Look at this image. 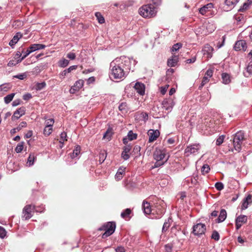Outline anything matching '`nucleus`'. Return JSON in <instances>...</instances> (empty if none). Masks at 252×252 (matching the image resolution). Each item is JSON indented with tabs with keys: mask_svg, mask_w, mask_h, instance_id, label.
I'll return each mask as SVG.
<instances>
[{
	"mask_svg": "<svg viewBox=\"0 0 252 252\" xmlns=\"http://www.w3.org/2000/svg\"><path fill=\"white\" fill-rule=\"evenodd\" d=\"M169 85H166L165 86L161 87L160 88V92L162 94H165L167 91V89H168Z\"/></svg>",
	"mask_w": 252,
	"mask_h": 252,
	"instance_id": "obj_63",
	"label": "nucleus"
},
{
	"mask_svg": "<svg viewBox=\"0 0 252 252\" xmlns=\"http://www.w3.org/2000/svg\"><path fill=\"white\" fill-rule=\"evenodd\" d=\"M80 147L79 146L76 147L75 149L73 150L72 154L71 155L72 158H75L79 155L80 153Z\"/></svg>",
	"mask_w": 252,
	"mask_h": 252,
	"instance_id": "obj_35",
	"label": "nucleus"
},
{
	"mask_svg": "<svg viewBox=\"0 0 252 252\" xmlns=\"http://www.w3.org/2000/svg\"><path fill=\"white\" fill-rule=\"evenodd\" d=\"M23 149V142L19 143L16 146L15 150L17 153H19L22 152Z\"/></svg>",
	"mask_w": 252,
	"mask_h": 252,
	"instance_id": "obj_48",
	"label": "nucleus"
},
{
	"mask_svg": "<svg viewBox=\"0 0 252 252\" xmlns=\"http://www.w3.org/2000/svg\"><path fill=\"white\" fill-rule=\"evenodd\" d=\"M32 97V95L30 93H27L26 94H25L23 96V98L25 100H29V99H30Z\"/></svg>",
	"mask_w": 252,
	"mask_h": 252,
	"instance_id": "obj_64",
	"label": "nucleus"
},
{
	"mask_svg": "<svg viewBox=\"0 0 252 252\" xmlns=\"http://www.w3.org/2000/svg\"><path fill=\"white\" fill-rule=\"evenodd\" d=\"M14 95H15V94L12 93V94H9L6 95V96H5L4 98L5 103L6 104H8L10 102H11L12 101V100L13 99Z\"/></svg>",
	"mask_w": 252,
	"mask_h": 252,
	"instance_id": "obj_40",
	"label": "nucleus"
},
{
	"mask_svg": "<svg viewBox=\"0 0 252 252\" xmlns=\"http://www.w3.org/2000/svg\"><path fill=\"white\" fill-rule=\"evenodd\" d=\"M46 86V83L43 82L42 83H38L36 84L35 89L37 91H39L43 89Z\"/></svg>",
	"mask_w": 252,
	"mask_h": 252,
	"instance_id": "obj_45",
	"label": "nucleus"
},
{
	"mask_svg": "<svg viewBox=\"0 0 252 252\" xmlns=\"http://www.w3.org/2000/svg\"><path fill=\"white\" fill-rule=\"evenodd\" d=\"M205 230L206 225L204 224L198 223L193 226L192 233L195 235H199L204 234Z\"/></svg>",
	"mask_w": 252,
	"mask_h": 252,
	"instance_id": "obj_10",
	"label": "nucleus"
},
{
	"mask_svg": "<svg viewBox=\"0 0 252 252\" xmlns=\"http://www.w3.org/2000/svg\"><path fill=\"white\" fill-rule=\"evenodd\" d=\"M161 3V0H152V3H151L154 6H155V9L157 7L159 6Z\"/></svg>",
	"mask_w": 252,
	"mask_h": 252,
	"instance_id": "obj_51",
	"label": "nucleus"
},
{
	"mask_svg": "<svg viewBox=\"0 0 252 252\" xmlns=\"http://www.w3.org/2000/svg\"><path fill=\"white\" fill-rule=\"evenodd\" d=\"M156 209L155 208H152L151 206L149 203L143 201L142 208L144 211V212L146 214H155L157 213L159 216H161L164 212V209L163 207L160 206H156Z\"/></svg>",
	"mask_w": 252,
	"mask_h": 252,
	"instance_id": "obj_2",
	"label": "nucleus"
},
{
	"mask_svg": "<svg viewBox=\"0 0 252 252\" xmlns=\"http://www.w3.org/2000/svg\"><path fill=\"white\" fill-rule=\"evenodd\" d=\"M127 137L130 141L136 139L137 135L134 133L132 131H129L127 134Z\"/></svg>",
	"mask_w": 252,
	"mask_h": 252,
	"instance_id": "obj_44",
	"label": "nucleus"
},
{
	"mask_svg": "<svg viewBox=\"0 0 252 252\" xmlns=\"http://www.w3.org/2000/svg\"><path fill=\"white\" fill-rule=\"evenodd\" d=\"M246 64V67H245V70L244 71V74L245 76L248 77L251 74H252V64Z\"/></svg>",
	"mask_w": 252,
	"mask_h": 252,
	"instance_id": "obj_27",
	"label": "nucleus"
},
{
	"mask_svg": "<svg viewBox=\"0 0 252 252\" xmlns=\"http://www.w3.org/2000/svg\"><path fill=\"white\" fill-rule=\"evenodd\" d=\"M245 140L244 133L242 131L237 132L234 136L233 143L234 149L240 152L242 149V145Z\"/></svg>",
	"mask_w": 252,
	"mask_h": 252,
	"instance_id": "obj_4",
	"label": "nucleus"
},
{
	"mask_svg": "<svg viewBox=\"0 0 252 252\" xmlns=\"http://www.w3.org/2000/svg\"><path fill=\"white\" fill-rule=\"evenodd\" d=\"M134 88L140 95H142L145 94V86L143 84L137 82L135 84Z\"/></svg>",
	"mask_w": 252,
	"mask_h": 252,
	"instance_id": "obj_24",
	"label": "nucleus"
},
{
	"mask_svg": "<svg viewBox=\"0 0 252 252\" xmlns=\"http://www.w3.org/2000/svg\"><path fill=\"white\" fill-rule=\"evenodd\" d=\"M118 62L119 63H131L132 62H135L136 61L134 60L132 58H129L127 57L123 56L120 58H116L113 61V62Z\"/></svg>",
	"mask_w": 252,
	"mask_h": 252,
	"instance_id": "obj_18",
	"label": "nucleus"
},
{
	"mask_svg": "<svg viewBox=\"0 0 252 252\" xmlns=\"http://www.w3.org/2000/svg\"><path fill=\"white\" fill-rule=\"evenodd\" d=\"M179 59V56L173 55L168 59L167 63H178Z\"/></svg>",
	"mask_w": 252,
	"mask_h": 252,
	"instance_id": "obj_33",
	"label": "nucleus"
},
{
	"mask_svg": "<svg viewBox=\"0 0 252 252\" xmlns=\"http://www.w3.org/2000/svg\"><path fill=\"white\" fill-rule=\"evenodd\" d=\"M26 112V108L25 107H21L16 111L14 112L12 117V120H17L23 115H25Z\"/></svg>",
	"mask_w": 252,
	"mask_h": 252,
	"instance_id": "obj_17",
	"label": "nucleus"
},
{
	"mask_svg": "<svg viewBox=\"0 0 252 252\" xmlns=\"http://www.w3.org/2000/svg\"><path fill=\"white\" fill-rule=\"evenodd\" d=\"M213 51V48L208 44L204 46L201 51L203 62H207L212 58Z\"/></svg>",
	"mask_w": 252,
	"mask_h": 252,
	"instance_id": "obj_7",
	"label": "nucleus"
},
{
	"mask_svg": "<svg viewBox=\"0 0 252 252\" xmlns=\"http://www.w3.org/2000/svg\"><path fill=\"white\" fill-rule=\"evenodd\" d=\"M127 108V104L126 102H122L119 106V109L120 111H126Z\"/></svg>",
	"mask_w": 252,
	"mask_h": 252,
	"instance_id": "obj_50",
	"label": "nucleus"
},
{
	"mask_svg": "<svg viewBox=\"0 0 252 252\" xmlns=\"http://www.w3.org/2000/svg\"><path fill=\"white\" fill-rule=\"evenodd\" d=\"M239 0H225L224 10L228 11L233 8Z\"/></svg>",
	"mask_w": 252,
	"mask_h": 252,
	"instance_id": "obj_13",
	"label": "nucleus"
},
{
	"mask_svg": "<svg viewBox=\"0 0 252 252\" xmlns=\"http://www.w3.org/2000/svg\"><path fill=\"white\" fill-rule=\"evenodd\" d=\"M20 50H21V53H22L23 60L31 54V52L29 51L27 48L25 50L22 47H21L20 48Z\"/></svg>",
	"mask_w": 252,
	"mask_h": 252,
	"instance_id": "obj_38",
	"label": "nucleus"
},
{
	"mask_svg": "<svg viewBox=\"0 0 252 252\" xmlns=\"http://www.w3.org/2000/svg\"><path fill=\"white\" fill-rule=\"evenodd\" d=\"M84 85V81L83 80H79L76 81L74 86H73L70 89V93L71 94H75L77 91H78L82 88Z\"/></svg>",
	"mask_w": 252,
	"mask_h": 252,
	"instance_id": "obj_15",
	"label": "nucleus"
},
{
	"mask_svg": "<svg viewBox=\"0 0 252 252\" xmlns=\"http://www.w3.org/2000/svg\"><path fill=\"white\" fill-rule=\"evenodd\" d=\"M252 203V196L249 194L244 200L242 205V209H246L249 205Z\"/></svg>",
	"mask_w": 252,
	"mask_h": 252,
	"instance_id": "obj_22",
	"label": "nucleus"
},
{
	"mask_svg": "<svg viewBox=\"0 0 252 252\" xmlns=\"http://www.w3.org/2000/svg\"><path fill=\"white\" fill-rule=\"evenodd\" d=\"M156 12L155 6L151 3L143 5L139 9V14L145 18H150L155 16Z\"/></svg>",
	"mask_w": 252,
	"mask_h": 252,
	"instance_id": "obj_3",
	"label": "nucleus"
},
{
	"mask_svg": "<svg viewBox=\"0 0 252 252\" xmlns=\"http://www.w3.org/2000/svg\"><path fill=\"white\" fill-rule=\"evenodd\" d=\"M221 78L222 83L225 84H228L231 81V78L229 74L226 73H222L221 74Z\"/></svg>",
	"mask_w": 252,
	"mask_h": 252,
	"instance_id": "obj_28",
	"label": "nucleus"
},
{
	"mask_svg": "<svg viewBox=\"0 0 252 252\" xmlns=\"http://www.w3.org/2000/svg\"><path fill=\"white\" fill-rule=\"evenodd\" d=\"M247 221V217L245 215H240L237 217L235 221L236 228L238 230L242 226L243 223H245Z\"/></svg>",
	"mask_w": 252,
	"mask_h": 252,
	"instance_id": "obj_14",
	"label": "nucleus"
},
{
	"mask_svg": "<svg viewBox=\"0 0 252 252\" xmlns=\"http://www.w3.org/2000/svg\"><path fill=\"white\" fill-rule=\"evenodd\" d=\"M126 168L123 166H121L118 169L115 176V179L116 181H120L123 178L126 173Z\"/></svg>",
	"mask_w": 252,
	"mask_h": 252,
	"instance_id": "obj_19",
	"label": "nucleus"
},
{
	"mask_svg": "<svg viewBox=\"0 0 252 252\" xmlns=\"http://www.w3.org/2000/svg\"><path fill=\"white\" fill-rule=\"evenodd\" d=\"M66 141H67L66 133L65 132H63L60 135V139H59V142L62 144V145L60 146V148L63 147V143Z\"/></svg>",
	"mask_w": 252,
	"mask_h": 252,
	"instance_id": "obj_31",
	"label": "nucleus"
},
{
	"mask_svg": "<svg viewBox=\"0 0 252 252\" xmlns=\"http://www.w3.org/2000/svg\"><path fill=\"white\" fill-rule=\"evenodd\" d=\"M34 206L31 205H26L23 210V217L26 220L30 219L32 216L34 211Z\"/></svg>",
	"mask_w": 252,
	"mask_h": 252,
	"instance_id": "obj_9",
	"label": "nucleus"
},
{
	"mask_svg": "<svg viewBox=\"0 0 252 252\" xmlns=\"http://www.w3.org/2000/svg\"><path fill=\"white\" fill-rule=\"evenodd\" d=\"M209 77H207L206 76H204L200 86L199 87V88L200 89L202 88L206 83H207L209 81Z\"/></svg>",
	"mask_w": 252,
	"mask_h": 252,
	"instance_id": "obj_46",
	"label": "nucleus"
},
{
	"mask_svg": "<svg viewBox=\"0 0 252 252\" xmlns=\"http://www.w3.org/2000/svg\"><path fill=\"white\" fill-rule=\"evenodd\" d=\"M111 133L110 132H109L108 131H107L103 136V138L106 139L107 140L109 141L111 139Z\"/></svg>",
	"mask_w": 252,
	"mask_h": 252,
	"instance_id": "obj_59",
	"label": "nucleus"
},
{
	"mask_svg": "<svg viewBox=\"0 0 252 252\" xmlns=\"http://www.w3.org/2000/svg\"><path fill=\"white\" fill-rule=\"evenodd\" d=\"M66 57L71 60L75 59L76 57V55L75 53L72 52H70L68 53L66 55Z\"/></svg>",
	"mask_w": 252,
	"mask_h": 252,
	"instance_id": "obj_58",
	"label": "nucleus"
},
{
	"mask_svg": "<svg viewBox=\"0 0 252 252\" xmlns=\"http://www.w3.org/2000/svg\"><path fill=\"white\" fill-rule=\"evenodd\" d=\"M170 226V223L168 222H165L163 224V227H162V231H166L169 227Z\"/></svg>",
	"mask_w": 252,
	"mask_h": 252,
	"instance_id": "obj_62",
	"label": "nucleus"
},
{
	"mask_svg": "<svg viewBox=\"0 0 252 252\" xmlns=\"http://www.w3.org/2000/svg\"><path fill=\"white\" fill-rule=\"evenodd\" d=\"M182 47V44L178 42L174 44L170 49V51L172 54L178 51Z\"/></svg>",
	"mask_w": 252,
	"mask_h": 252,
	"instance_id": "obj_30",
	"label": "nucleus"
},
{
	"mask_svg": "<svg viewBox=\"0 0 252 252\" xmlns=\"http://www.w3.org/2000/svg\"><path fill=\"white\" fill-rule=\"evenodd\" d=\"M95 16L97 18V19L99 23L103 24L105 22V19L100 12H95Z\"/></svg>",
	"mask_w": 252,
	"mask_h": 252,
	"instance_id": "obj_37",
	"label": "nucleus"
},
{
	"mask_svg": "<svg viewBox=\"0 0 252 252\" xmlns=\"http://www.w3.org/2000/svg\"><path fill=\"white\" fill-rule=\"evenodd\" d=\"M224 138V136L223 135H221L217 138L216 140V145L219 146L223 142Z\"/></svg>",
	"mask_w": 252,
	"mask_h": 252,
	"instance_id": "obj_54",
	"label": "nucleus"
},
{
	"mask_svg": "<svg viewBox=\"0 0 252 252\" xmlns=\"http://www.w3.org/2000/svg\"><path fill=\"white\" fill-rule=\"evenodd\" d=\"M226 211L224 209H221L218 219V222H220L224 221L226 218Z\"/></svg>",
	"mask_w": 252,
	"mask_h": 252,
	"instance_id": "obj_29",
	"label": "nucleus"
},
{
	"mask_svg": "<svg viewBox=\"0 0 252 252\" xmlns=\"http://www.w3.org/2000/svg\"><path fill=\"white\" fill-rule=\"evenodd\" d=\"M148 134L149 136V142H152L158 138L159 135V132L158 130L150 129L148 131Z\"/></svg>",
	"mask_w": 252,
	"mask_h": 252,
	"instance_id": "obj_16",
	"label": "nucleus"
},
{
	"mask_svg": "<svg viewBox=\"0 0 252 252\" xmlns=\"http://www.w3.org/2000/svg\"><path fill=\"white\" fill-rule=\"evenodd\" d=\"M22 37V34L20 32H17L13 37L12 39L9 41V45L12 48H13L14 45L18 42L19 40Z\"/></svg>",
	"mask_w": 252,
	"mask_h": 252,
	"instance_id": "obj_21",
	"label": "nucleus"
},
{
	"mask_svg": "<svg viewBox=\"0 0 252 252\" xmlns=\"http://www.w3.org/2000/svg\"><path fill=\"white\" fill-rule=\"evenodd\" d=\"M9 84H3L0 86V94L1 92H6L10 88Z\"/></svg>",
	"mask_w": 252,
	"mask_h": 252,
	"instance_id": "obj_39",
	"label": "nucleus"
},
{
	"mask_svg": "<svg viewBox=\"0 0 252 252\" xmlns=\"http://www.w3.org/2000/svg\"><path fill=\"white\" fill-rule=\"evenodd\" d=\"M131 212V211L130 209H126L121 213V217L124 219H127L129 218V216Z\"/></svg>",
	"mask_w": 252,
	"mask_h": 252,
	"instance_id": "obj_36",
	"label": "nucleus"
},
{
	"mask_svg": "<svg viewBox=\"0 0 252 252\" xmlns=\"http://www.w3.org/2000/svg\"><path fill=\"white\" fill-rule=\"evenodd\" d=\"M215 187L218 190L220 191L224 188V186L222 183L217 182L215 184Z\"/></svg>",
	"mask_w": 252,
	"mask_h": 252,
	"instance_id": "obj_52",
	"label": "nucleus"
},
{
	"mask_svg": "<svg viewBox=\"0 0 252 252\" xmlns=\"http://www.w3.org/2000/svg\"><path fill=\"white\" fill-rule=\"evenodd\" d=\"M14 58L17 61V63L21 62L23 60L22 53H21V51L20 50V48L14 55Z\"/></svg>",
	"mask_w": 252,
	"mask_h": 252,
	"instance_id": "obj_32",
	"label": "nucleus"
},
{
	"mask_svg": "<svg viewBox=\"0 0 252 252\" xmlns=\"http://www.w3.org/2000/svg\"><path fill=\"white\" fill-rule=\"evenodd\" d=\"M54 123V120L53 119H49L46 121V126H49V127H52Z\"/></svg>",
	"mask_w": 252,
	"mask_h": 252,
	"instance_id": "obj_53",
	"label": "nucleus"
},
{
	"mask_svg": "<svg viewBox=\"0 0 252 252\" xmlns=\"http://www.w3.org/2000/svg\"><path fill=\"white\" fill-rule=\"evenodd\" d=\"M213 73V70L212 69H209L207 70V71L206 72L205 76H206L207 77H209V78H211Z\"/></svg>",
	"mask_w": 252,
	"mask_h": 252,
	"instance_id": "obj_60",
	"label": "nucleus"
},
{
	"mask_svg": "<svg viewBox=\"0 0 252 252\" xmlns=\"http://www.w3.org/2000/svg\"><path fill=\"white\" fill-rule=\"evenodd\" d=\"M77 67L76 65H72L69 67L67 70H64L63 72V76H65L67 73L70 72L71 71L75 70Z\"/></svg>",
	"mask_w": 252,
	"mask_h": 252,
	"instance_id": "obj_47",
	"label": "nucleus"
},
{
	"mask_svg": "<svg viewBox=\"0 0 252 252\" xmlns=\"http://www.w3.org/2000/svg\"><path fill=\"white\" fill-rule=\"evenodd\" d=\"M14 78H18L20 80H23L27 77L26 73L18 74L14 76Z\"/></svg>",
	"mask_w": 252,
	"mask_h": 252,
	"instance_id": "obj_55",
	"label": "nucleus"
},
{
	"mask_svg": "<svg viewBox=\"0 0 252 252\" xmlns=\"http://www.w3.org/2000/svg\"><path fill=\"white\" fill-rule=\"evenodd\" d=\"M214 7V4L212 3H209L199 9V12L202 15H205L206 12L210 11Z\"/></svg>",
	"mask_w": 252,
	"mask_h": 252,
	"instance_id": "obj_23",
	"label": "nucleus"
},
{
	"mask_svg": "<svg viewBox=\"0 0 252 252\" xmlns=\"http://www.w3.org/2000/svg\"><path fill=\"white\" fill-rule=\"evenodd\" d=\"M140 118H141L143 121H146L148 118V114L145 112L141 113L140 115Z\"/></svg>",
	"mask_w": 252,
	"mask_h": 252,
	"instance_id": "obj_61",
	"label": "nucleus"
},
{
	"mask_svg": "<svg viewBox=\"0 0 252 252\" xmlns=\"http://www.w3.org/2000/svg\"><path fill=\"white\" fill-rule=\"evenodd\" d=\"M210 170V167L208 164H204L201 168V172L203 174L208 173Z\"/></svg>",
	"mask_w": 252,
	"mask_h": 252,
	"instance_id": "obj_41",
	"label": "nucleus"
},
{
	"mask_svg": "<svg viewBox=\"0 0 252 252\" xmlns=\"http://www.w3.org/2000/svg\"><path fill=\"white\" fill-rule=\"evenodd\" d=\"M35 158L36 157L34 154H31L28 158L27 164H28L29 166L33 165Z\"/></svg>",
	"mask_w": 252,
	"mask_h": 252,
	"instance_id": "obj_34",
	"label": "nucleus"
},
{
	"mask_svg": "<svg viewBox=\"0 0 252 252\" xmlns=\"http://www.w3.org/2000/svg\"><path fill=\"white\" fill-rule=\"evenodd\" d=\"M46 46L44 44H33L31 45L29 48L27 49L29 51L31 52V53L36 51L37 50L44 49Z\"/></svg>",
	"mask_w": 252,
	"mask_h": 252,
	"instance_id": "obj_20",
	"label": "nucleus"
},
{
	"mask_svg": "<svg viewBox=\"0 0 252 252\" xmlns=\"http://www.w3.org/2000/svg\"><path fill=\"white\" fill-rule=\"evenodd\" d=\"M106 158V153L103 150L100 152L99 154V161L100 162H103Z\"/></svg>",
	"mask_w": 252,
	"mask_h": 252,
	"instance_id": "obj_43",
	"label": "nucleus"
},
{
	"mask_svg": "<svg viewBox=\"0 0 252 252\" xmlns=\"http://www.w3.org/2000/svg\"><path fill=\"white\" fill-rule=\"evenodd\" d=\"M247 48V43L244 40H240L236 41L234 46V49L235 51H245Z\"/></svg>",
	"mask_w": 252,
	"mask_h": 252,
	"instance_id": "obj_11",
	"label": "nucleus"
},
{
	"mask_svg": "<svg viewBox=\"0 0 252 252\" xmlns=\"http://www.w3.org/2000/svg\"><path fill=\"white\" fill-rule=\"evenodd\" d=\"M6 235L5 230L1 226H0V237L3 238Z\"/></svg>",
	"mask_w": 252,
	"mask_h": 252,
	"instance_id": "obj_57",
	"label": "nucleus"
},
{
	"mask_svg": "<svg viewBox=\"0 0 252 252\" xmlns=\"http://www.w3.org/2000/svg\"><path fill=\"white\" fill-rule=\"evenodd\" d=\"M52 127L45 126L44 129L43 133L45 136H49L52 133Z\"/></svg>",
	"mask_w": 252,
	"mask_h": 252,
	"instance_id": "obj_42",
	"label": "nucleus"
},
{
	"mask_svg": "<svg viewBox=\"0 0 252 252\" xmlns=\"http://www.w3.org/2000/svg\"><path fill=\"white\" fill-rule=\"evenodd\" d=\"M116 225L115 223L109 222L104 225L103 227L100 228V230H105V232L102 234V237L105 238L112 234L115 229Z\"/></svg>",
	"mask_w": 252,
	"mask_h": 252,
	"instance_id": "obj_5",
	"label": "nucleus"
},
{
	"mask_svg": "<svg viewBox=\"0 0 252 252\" xmlns=\"http://www.w3.org/2000/svg\"><path fill=\"white\" fill-rule=\"evenodd\" d=\"M125 75V72L118 64H115L111 70V77L114 79H121Z\"/></svg>",
	"mask_w": 252,
	"mask_h": 252,
	"instance_id": "obj_6",
	"label": "nucleus"
},
{
	"mask_svg": "<svg viewBox=\"0 0 252 252\" xmlns=\"http://www.w3.org/2000/svg\"><path fill=\"white\" fill-rule=\"evenodd\" d=\"M27 123L26 122H21L19 126L14 128H13L11 130L10 133L12 134H14L17 132L20 131L22 128L25 127L27 126Z\"/></svg>",
	"mask_w": 252,
	"mask_h": 252,
	"instance_id": "obj_26",
	"label": "nucleus"
},
{
	"mask_svg": "<svg viewBox=\"0 0 252 252\" xmlns=\"http://www.w3.org/2000/svg\"><path fill=\"white\" fill-rule=\"evenodd\" d=\"M162 105L166 110L171 111L175 105V102L172 97H169L162 101Z\"/></svg>",
	"mask_w": 252,
	"mask_h": 252,
	"instance_id": "obj_12",
	"label": "nucleus"
},
{
	"mask_svg": "<svg viewBox=\"0 0 252 252\" xmlns=\"http://www.w3.org/2000/svg\"><path fill=\"white\" fill-rule=\"evenodd\" d=\"M154 158L156 160L154 167H158L164 164L168 158V156H166V152L164 149L156 148L154 153Z\"/></svg>",
	"mask_w": 252,
	"mask_h": 252,
	"instance_id": "obj_1",
	"label": "nucleus"
},
{
	"mask_svg": "<svg viewBox=\"0 0 252 252\" xmlns=\"http://www.w3.org/2000/svg\"><path fill=\"white\" fill-rule=\"evenodd\" d=\"M212 238L215 240H219L220 238V235L218 232L216 231H213L212 235Z\"/></svg>",
	"mask_w": 252,
	"mask_h": 252,
	"instance_id": "obj_56",
	"label": "nucleus"
},
{
	"mask_svg": "<svg viewBox=\"0 0 252 252\" xmlns=\"http://www.w3.org/2000/svg\"><path fill=\"white\" fill-rule=\"evenodd\" d=\"M131 150V146L130 145H126L124 148V150L122 153V157L125 160H126L129 158V153Z\"/></svg>",
	"mask_w": 252,
	"mask_h": 252,
	"instance_id": "obj_25",
	"label": "nucleus"
},
{
	"mask_svg": "<svg viewBox=\"0 0 252 252\" xmlns=\"http://www.w3.org/2000/svg\"><path fill=\"white\" fill-rule=\"evenodd\" d=\"M200 148V146L199 144L189 145L186 149L185 154L187 156H189L191 154L196 155L198 153Z\"/></svg>",
	"mask_w": 252,
	"mask_h": 252,
	"instance_id": "obj_8",
	"label": "nucleus"
},
{
	"mask_svg": "<svg viewBox=\"0 0 252 252\" xmlns=\"http://www.w3.org/2000/svg\"><path fill=\"white\" fill-rule=\"evenodd\" d=\"M250 6L248 5L246 2L244 3L242 6L238 9L239 12H244L246 10L248 9Z\"/></svg>",
	"mask_w": 252,
	"mask_h": 252,
	"instance_id": "obj_49",
	"label": "nucleus"
}]
</instances>
